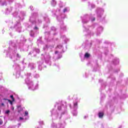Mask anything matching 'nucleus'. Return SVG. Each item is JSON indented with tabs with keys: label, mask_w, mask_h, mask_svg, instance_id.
Here are the masks:
<instances>
[{
	"label": "nucleus",
	"mask_w": 128,
	"mask_h": 128,
	"mask_svg": "<svg viewBox=\"0 0 128 128\" xmlns=\"http://www.w3.org/2000/svg\"><path fill=\"white\" fill-rule=\"evenodd\" d=\"M30 8L31 10H32V8H34V7L32 6H30Z\"/></svg>",
	"instance_id": "c03bdc74"
},
{
	"label": "nucleus",
	"mask_w": 128,
	"mask_h": 128,
	"mask_svg": "<svg viewBox=\"0 0 128 128\" xmlns=\"http://www.w3.org/2000/svg\"><path fill=\"white\" fill-rule=\"evenodd\" d=\"M30 21L32 24H34L36 26H40L42 24V20L40 17L38 16V14H34L30 18Z\"/></svg>",
	"instance_id": "7ed1b4c3"
},
{
	"label": "nucleus",
	"mask_w": 128,
	"mask_h": 128,
	"mask_svg": "<svg viewBox=\"0 0 128 128\" xmlns=\"http://www.w3.org/2000/svg\"><path fill=\"white\" fill-rule=\"evenodd\" d=\"M62 110V106H60V104L58 105V110Z\"/></svg>",
	"instance_id": "f704fd0d"
},
{
	"label": "nucleus",
	"mask_w": 128,
	"mask_h": 128,
	"mask_svg": "<svg viewBox=\"0 0 128 128\" xmlns=\"http://www.w3.org/2000/svg\"><path fill=\"white\" fill-rule=\"evenodd\" d=\"M20 120H24V118H22V117H20Z\"/></svg>",
	"instance_id": "a18cd8bd"
},
{
	"label": "nucleus",
	"mask_w": 128,
	"mask_h": 128,
	"mask_svg": "<svg viewBox=\"0 0 128 128\" xmlns=\"http://www.w3.org/2000/svg\"><path fill=\"white\" fill-rule=\"evenodd\" d=\"M26 14V13H24V12H15L13 14V16H16L18 18H22Z\"/></svg>",
	"instance_id": "0eeeda50"
},
{
	"label": "nucleus",
	"mask_w": 128,
	"mask_h": 128,
	"mask_svg": "<svg viewBox=\"0 0 128 128\" xmlns=\"http://www.w3.org/2000/svg\"><path fill=\"white\" fill-rule=\"evenodd\" d=\"M39 124H40V126H42V124H44V121H40Z\"/></svg>",
	"instance_id": "473e14b6"
},
{
	"label": "nucleus",
	"mask_w": 128,
	"mask_h": 128,
	"mask_svg": "<svg viewBox=\"0 0 128 128\" xmlns=\"http://www.w3.org/2000/svg\"><path fill=\"white\" fill-rule=\"evenodd\" d=\"M56 50H60V51H56L55 54H58V58H60L62 56V52H64V47L61 44H59L56 48Z\"/></svg>",
	"instance_id": "20e7f679"
},
{
	"label": "nucleus",
	"mask_w": 128,
	"mask_h": 128,
	"mask_svg": "<svg viewBox=\"0 0 128 128\" xmlns=\"http://www.w3.org/2000/svg\"><path fill=\"white\" fill-rule=\"evenodd\" d=\"M30 36H34V32H32V31H31V32H30Z\"/></svg>",
	"instance_id": "4c0bfd02"
},
{
	"label": "nucleus",
	"mask_w": 128,
	"mask_h": 128,
	"mask_svg": "<svg viewBox=\"0 0 128 128\" xmlns=\"http://www.w3.org/2000/svg\"><path fill=\"white\" fill-rule=\"evenodd\" d=\"M104 30V28H102V26H100L97 29V32L98 34H100L102 32V30Z\"/></svg>",
	"instance_id": "dca6fc26"
},
{
	"label": "nucleus",
	"mask_w": 128,
	"mask_h": 128,
	"mask_svg": "<svg viewBox=\"0 0 128 128\" xmlns=\"http://www.w3.org/2000/svg\"><path fill=\"white\" fill-rule=\"evenodd\" d=\"M12 12V7H8V8H6L5 11L6 14H10Z\"/></svg>",
	"instance_id": "ddd939ff"
},
{
	"label": "nucleus",
	"mask_w": 128,
	"mask_h": 128,
	"mask_svg": "<svg viewBox=\"0 0 128 128\" xmlns=\"http://www.w3.org/2000/svg\"><path fill=\"white\" fill-rule=\"evenodd\" d=\"M104 9L99 8L98 10V16H102V14H104Z\"/></svg>",
	"instance_id": "4468645a"
},
{
	"label": "nucleus",
	"mask_w": 128,
	"mask_h": 128,
	"mask_svg": "<svg viewBox=\"0 0 128 128\" xmlns=\"http://www.w3.org/2000/svg\"><path fill=\"white\" fill-rule=\"evenodd\" d=\"M118 62H120V60H118V58H116L114 59V60L113 62L114 64H118Z\"/></svg>",
	"instance_id": "aec40b11"
},
{
	"label": "nucleus",
	"mask_w": 128,
	"mask_h": 128,
	"mask_svg": "<svg viewBox=\"0 0 128 128\" xmlns=\"http://www.w3.org/2000/svg\"><path fill=\"white\" fill-rule=\"evenodd\" d=\"M84 58H90V54L86 53L84 55Z\"/></svg>",
	"instance_id": "bb28decb"
},
{
	"label": "nucleus",
	"mask_w": 128,
	"mask_h": 128,
	"mask_svg": "<svg viewBox=\"0 0 128 128\" xmlns=\"http://www.w3.org/2000/svg\"><path fill=\"white\" fill-rule=\"evenodd\" d=\"M89 6H90L92 8H94L95 6L94 4H89Z\"/></svg>",
	"instance_id": "c85d7f7f"
},
{
	"label": "nucleus",
	"mask_w": 128,
	"mask_h": 128,
	"mask_svg": "<svg viewBox=\"0 0 128 128\" xmlns=\"http://www.w3.org/2000/svg\"><path fill=\"white\" fill-rule=\"evenodd\" d=\"M90 20V16L88 14L84 15L82 18V24H87Z\"/></svg>",
	"instance_id": "6e6552de"
},
{
	"label": "nucleus",
	"mask_w": 128,
	"mask_h": 128,
	"mask_svg": "<svg viewBox=\"0 0 128 128\" xmlns=\"http://www.w3.org/2000/svg\"><path fill=\"white\" fill-rule=\"evenodd\" d=\"M9 2H14V0H8Z\"/></svg>",
	"instance_id": "8fccbe9b"
},
{
	"label": "nucleus",
	"mask_w": 128,
	"mask_h": 128,
	"mask_svg": "<svg viewBox=\"0 0 128 128\" xmlns=\"http://www.w3.org/2000/svg\"><path fill=\"white\" fill-rule=\"evenodd\" d=\"M10 110H7L6 112H5V114H10Z\"/></svg>",
	"instance_id": "ea45409f"
},
{
	"label": "nucleus",
	"mask_w": 128,
	"mask_h": 128,
	"mask_svg": "<svg viewBox=\"0 0 128 128\" xmlns=\"http://www.w3.org/2000/svg\"><path fill=\"white\" fill-rule=\"evenodd\" d=\"M70 10V7H65L62 10L64 14H66V12H68Z\"/></svg>",
	"instance_id": "2eb2a0df"
},
{
	"label": "nucleus",
	"mask_w": 128,
	"mask_h": 128,
	"mask_svg": "<svg viewBox=\"0 0 128 128\" xmlns=\"http://www.w3.org/2000/svg\"><path fill=\"white\" fill-rule=\"evenodd\" d=\"M34 52H37V54H40V50L39 49H36Z\"/></svg>",
	"instance_id": "c9c22d12"
},
{
	"label": "nucleus",
	"mask_w": 128,
	"mask_h": 128,
	"mask_svg": "<svg viewBox=\"0 0 128 128\" xmlns=\"http://www.w3.org/2000/svg\"><path fill=\"white\" fill-rule=\"evenodd\" d=\"M4 100H8V102H10V104H11V106H12V102H13L12 100V101L10 100H8L6 98L2 99V102H4Z\"/></svg>",
	"instance_id": "4be33fe9"
},
{
	"label": "nucleus",
	"mask_w": 128,
	"mask_h": 128,
	"mask_svg": "<svg viewBox=\"0 0 128 128\" xmlns=\"http://www.w3.org/2000/svg\"><path fill=\"white\" fill-rule=\"evenodd\" d=\"M42 57L44 58L45 62L46 64L50 63V60H52V56H50V54H49L48 53L45 54L44 55L42 54Z\"/></svg>",
	"instance_id": "39448f33"
},
{
	"label": "nucleus",
	"mask_w": 128,
	"mask_h": 128,
	"mask_svg": "<svg viewBox=\"0 0 128 128\" xmlns=\"http://www.w3.org/2000/svg\"><path fill=\"white\" fill-rule=\"evenodd\" d=\"M14 28L16 30L17 32H22V26H20V23L19 22H18L17 24L14 26Z\"/></svg>",
	"instance_id": "9d476101"
},
{
	"label": "nucleus",
	"mask_w": 128,
	"mask_h": 128,
	"mask_svg": "<svg viewBox=\"0 0 128 128\" xmlns=\"http://www.w3.org/2000/svg\"><path fill=\"white\" fill-rule=\"evenodd\" d=\"M62 40H64V44H66L67 42H68V40H70L68 38H66V37L65 36H63L62 37Z\"/></svg>",
	"instance_id": "f3484780"
},
{
	"label": "nucleus",
	"mask_w": 128,
	"mask_h": 128,
	"mask_svg": "<svg viewBox=\"0 0 128 128\" xmlns=\"http://www.w3.org/2000/svg\"><path fill=\"white\" fill-rule=\"evenodd\" d=\"M1 106H4V103H2Z\"/></svg>",
	"instance_id": "09e8293b"
},
{
	"label": "nucleus",
	"mask_w": 128,
	"mask_h": 128,
	"mask_svg": "<svg viewBox=\"0 0 128 128\" xmlns=\"http://www.w3.org/2000/svg\"><path fill=\"white\" fill-rule=\"evenodd\" d=\"M59 7L60 8H62V4L61 3L60 4Z\"/></svg>",
	"instance_id": "58836bf2"
},
{
	"label": "nucleus",
	"mask_w": 128,
	"mask_h": 128,
	"mask_svg": "<svg viewBox=\"0 0 128 128\" xmlns=\"http://www.w3.org/2000/svg\"><path fill=\"white\" fill-rule=\"evenodd\" d=\"M8 52L7 56L8 58L13 60L14 61L18 60L20 58V56L16 52V46L12 47L10 46L8 50Z\"/></svg>",
	"instance_id": "f257e3e1"
},
{
	"label": "nucleus",
	"mask_w": 128,
	"mask_h": 128,
	"mask_svg": "<svg viewBox=\"0 0 128 128\" xmlns=\"http://www.w3.org/2000/svg\"><path fill=\"white\" fill-rule=\"evenodd\" d=\"M52 30H56V28L54 27H52Z\"/></svg>",
	"instance_id": "37998d69"
},
{
	"label": "nucleus",
	"mask_w": 128,
	"mask_h": 128,
	"mask_svg": "<svg viewBox=\"0 0 128 128\" xmlns=\"http://www.w3.org/2000/svg\"><path fill=\"white\" fill-rule=\"evenodd\" d=\"M2 119H0V124H2Z\"/></svg>",
	"instance_id": "a19ab883"
},
{
	"label": "nucleus",
	"mask_w": 128,
	"mask_h": 128,
	"mask_svg": "<svg viewBox=\"0 0 128 128\" xmlns=\"http://www.w3.org/2000/svg\"><path fill=\"white\" fill-rule=\"evenodd\" d=\"M34 78H38L40 75L38 74H34Z\"/></svg>",
	"instance_id": "cd10ccee"
},
{
	"label": "nucleus",
	"mask_w": 128,
	"mask_h": 128,
	"mask_svg": "<svg viewBox=\"0 0 128 128\" xmlns=\"http://www.w3.org/2000/svg\"><path fill=\"white\" fill-rule=\"evenodd\" d=\"M28 68L32 70H34V68H36V65L34 63H30L28 65Z\"/></svg>",
	"instance_id": "f8f14e48"
},
{
	"label": "nucleus",
	"mask_w": 128,
	"mask_h": 128,
	"mask_svg": "<svg viewBox=\"0 0 128 128\" xmlns=\"http://www.w3.org/2000/svg\"><path fill=\"white\" fill-rule=\"evenodd\" d=\"M84 32H88V34H92V33H90V31L88 30L86 28V27H84Z\"/></svg>",
	"instance_id": "b1692460"
},
{
	"label": "nucleus",
	"mask_w": 128,
	"mask_h": 128,
	"mask_svg": "<svg viewBox=\"0 0 128 128\" xmlns=\"http://www.w3.org/2000/svg\"><path fill=\"white\" fill-rule=\"evenodd\" d=\"M20 71H18L16 74V78H20Z\"/></svg>",
	"instance_id": "a878e982"
},
{
	"label": "nucleus",
	"mask_w": 128,
	"mask_h": 128,
	"mask_svg": "<svg viewBox=\"0 0 128 128\" xmlns=\"http://www.w3.org/2000/svg\"><path fill=\"white\" fill-rule=\"evenodd\" d=\"M12 110H14V107H12Z\"/></svg>",
	"instance_id": "3c124183"
},
{
	"label": "nucleus",
	"mask_w": 128,
	"mask_h": 128,
	"mask_svg": "<svg viewBox=\"0 0 128 128\" xmlns=\"http://www.w3.org/2000/svg\"><path fill=\"white\" fill-rule=\"evenodd\" d=\"M73 116H76L78 114V112L76 111H74L72 112Z\"/></svg>",
	"instance_id": "c756f323"
},
{
	"label": "nucleus",
	"mask_w": 128,
	"mask_h": 128,
	"mask_svg": "<svg viewBox=\"0 0 128 128\" xmlns=\"http://www.w3.org/2000/svg\"><path fill=\"white\" fill-rule=\"evenodd\" d=\"M24 116H26L25 120H28V111H25L24 114Z\"/></svg>",
	"instance_id": "6ab92c4d"
},
{
	"label": "nucleus",
	"mask_w": 128,
	"mask_h": 128,
	"mask_svg": "<svg viewBox=\"0 0 128 128\" xmlns=\"http://www.w3.org/2000/svg\"><path fill=\"white\" fill-rule=\"evenodd\" d=\"M98 117L100 118H102V116H104V113L103 112H99L98 113Z\"/></svg>",
	"instance_id": "393cba45"
},
{
	"label": "nucleus",
	"mask_w": 128,
	"mask_h": 128,
	"mask_svg": "<svg viewBox=\"0 0 128 128\" xmlns=\"http://www.w3.org/2000/svg\"><path fill=\"white\" fill-rule=\"evenodd\" d=\"M18 68H20V67H19V66H18Z\"/></svg>",
	"instance_id": "6e6d98bb"
},
{
	"label": "nucleus",
	"mask_w": 128,
	"mask_h": 128,
	"mask_svg": "<svg viewBox=\"0 0 128 128\" xmlns=\"http://www.w3.org/2000/svg\"><path fill=\"white\" fill-rule=\"evenodd\" d=\"M43 49L44 50H48V46H46L45 47H44Z\"/></svg>",
	"instance_id": "e433bc0d"
},
{
	"label": "nucleus",
	"mask_w": 128,
	"mask_h": 128,
	"mask_svg": "<svg viewBox=\"0 0 128 128\" xmlns=\"http://www.w3.org/2000/svg\"><path fill=\"white\" fill-rule=\"evenodd\" d=\"M51 4L52 6H54L56 4V2L54 0H52L51 2Z\"/></svg>",
	"instance_id": "5701e85b"
},
{
	"label": "nucleus",
	"mask_w": 128,
	"mask_h": 128,
	"mask_svg": "<svg viewBox=\"0 0 128 128\" xmlns=\"http://www.w3.org/2000/svg\"><path fill=\"white\" fill-rule=\"evenodd\" d=\"M60 28H62V30H66V26H64V25H62V26H60Z\"/></svg>",
	"instance_id": "2f4dec72"
},
{
	"label": "nucleus",
	"mask_w": 128,
	"mask_h": 128,
	"mask_svg": "<svg viewBox=\"0 0 128 128\" xmlns=\"http://www.w3.org/2000/svg\"><path fill=\"white\" fill-rule=\"evenodd\" d=\"M56 12H60V9H57Z\"/></svg>",
	"instance_id": "79ce46f5"
},
{
	"label": "nucleus",
	"mask_w": 128,
	"mask_h": 128,
	"mask_svg": "<svg viewBox=\"0 0 128 128\" xmlns=\"http://www.w3.org/2000/svg\"><path fill=\"white\" fill-rule=\"evenodd\" d=\"M18 124V126H20V124Z\"/></svg>",
	"instance_id": "864d4df0"
},
{
	"label": "nucleus",
	"mask_w": 128,
	"mask_h": 128,
	"mask_svg": "<svg viewBox=\"0 0 128 128\" xmlns=\"http://www.w3.org/2000/svg\"><path fill=\"white\" fill-rule=\"evenodd\" d=\"M10 98H12V102H14V96L13 95H11L10 96Z\"/></svg>",
	"instance_id": "72a5a7b5"
},
{
	"label": "nucleus",
	"mask_w": 128,
	"mask_h": 128,
	"mask_svg": "<svg viewBox=\"0 0 128 128\" xmlns=\"http://www.w3.org/2000/svg\"><path fill=\"white\" fill-rule=\"evenodd\" d=\"M6 4V2H2V1H0V6H4Z\"/></svg>",
	"instance_id": "7c9ffc66"
},
{
	"label": "nucleus",
	"mask_w": 128,
	"mask_h": 128,
	"mask_svg": "<svg viewBox=\"0 0 128 128\" xmlns=\"http://www.w3.org/2000/svg\"><path fill=\"white\" fill-rule=\"evenodd\" d=\"M84 118H88V116H84Z\"/></svg>",
	"instance_id": "603ef678"
},
{
	"label": "nucleus",
	"mask_w": 128,
	"mask_h": 128,
	"mask_svg": "<svg viewBox=\"0 0 128 128\" xmlns=\"http://www.w3.org/2000/svg\"><path fill=\"white\" fill-rule=\"evenodd\" d=\"M51 128H64V126L62 124H56L54 122H52L51 124Z\"/></svg>",
	"instance_id": "1a4fd4ad"
},
{
	"label": "nucleus",
	"mask_w": 128,
	"mask_h": 128,
	"mask_svg": "<svg viewBox=\"0 0 128 128\" xmlns=\"http://www.w3.org/2000/svg\"><path fill=\"white\" fill-rule=\"evenodd\" d=\"M83 2L84 1V0H82Z\"/></svg>",
	"instance_id": "5fc2aeb1"
},
{
	"label": "nucleus",
	"mask_w": 128,
	"mask_h": 128,
	"mask_svg": "<svg viewBox=\"0 0 128 128\" xmlns=\"http://www.w3.org/2000/svg\"><path fill=\"white\" fill-rule=\"evenodd\" d=\"M51 112L53 118H62V114H59L58 112L54 110H52Z\"/></svg>",
	"instance_id": "423d86ee"
},
{
	"label": "nucleus",
	"mask_w": 128,
	"mask_h": 128,
	"mask_svg": "<svg viewBox=\"0 0 128 128\" xmlns=\"http://www.w3.org/2000/svg\"><path fill=\"white\" fill-rule=\"evenodd\" d=\"M64 18H66V15L64 14H60L56 16V18L58 22L62 21Z\"/></svg>",
	"instance_id": "9b49d317"
},
{
	"label": "nucleus",
	"mask_w": 128,
	"mask_h": 128,
	"mask_svg": "<svg viewBox=\"0 0 128 128\" xmlns=\"http://www.w3.org/2000/svg\"><path fill=\"white\" fill-rule=\"evenodd\" d=\"M74 110H76V108H78V100L74 103Z\"/></svg>",
	"instance_id": "412c9836"
},
{
	"label": "nucleus",
	"mask_w": 128,
	"mask_h": 128,
	"mask_svg": "<svg viewBox=\"0 0 128 128\" xmlns=\"http://www.w3.org/2000/svg\"><path fill=\"white\" fill-rule=\"evenodd\" d=\"M26 78L25 80V82L28 86V88L29 90H35L38 88V84H36L34 85L32 81L30 79V73H28L26 75Z\"/></svg>",
	"instance_id": "f03ea898"
},
{
	"label": "nucleus",
	"mask_w": 128,
	"mask_h": 128,
	"mask_svg": "<svg viewBox=\"0 0 128 128\" xmlns=\"http://www.w3.org/2000/svg\"><path fill=\"white\" fill-rule=\"evenodd\" d=\"M42 64H44V61L43 60H42V61L39 62H38V68H40V70H42L41 66H42Z\"/></svg>",
	"instance_id": "a211bd4d"
},
{
	"label": "nucleus",
	"mask_w": 128,
	"mask_h": 128,
	"mask_svg": "<svg viewBox=\"0 0 128 128\" xmlns=\"http://www.w3.org/2000/svg\"><path fill=\"white\" fill-rule=\"evenodd\" d=\"M92 22H94V18H92V20H91Z\"/></svg>",
	"instance_id": "de8ad7c7"
},
{
	"label": "nucleus",
	"mask_w": 128,
	"mask_h": 128,
	"mask_svg": "<svg viewBox=\"0 0 128 128\" xmlns=\"http://www.w3.org/2000/svg\"><path fill=\"white\" fill-rule=\"evenodd\" d=\"M34 30H38V27L35 26V28H34Z\"/></svg>",
	"instance_id": "49530a36"
}]
</instances>
